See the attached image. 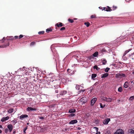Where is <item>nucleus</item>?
<instances>
[{"mask_svg": "<svg viewBox=\"0 0 134 134\" xmlns=\"http://www.w3.org/2000/svg\"><path fill=\"white\" fill-rule=\"evenodd\" d=\"M83 84H81L78 85V84H76V89L79 90H80V91H82L83 92H84L85 91V90L82 89L83 88Z\"/></svg>", "mask_w": 134, "mask_h": 134, "instance_id": "1", "label": "nucleus"}, {"mask_svg": "<svg viewBox=\"0 0 134 134\" xmlns=\"http://www.w3.org/2000/svg\"><path fill=\"white\" fill-rule=\"evenodd\" d=\"M26 75H28L27 80L28 81H34V79L33 76H32L30 72H27Z\"/></svg>", "mask_w": 134, "mask_h": 134, "instance_id": "2", "label": "nucleus"}, {"mask_svg": "<svg viewBox=\"0 0 134 134\" xmlns=\"http://www.w3.org/2000/svg\"><path fill=\"white\" fill-rule=\"evenodd\" d=\"M126 76L123 73H118L115 75V77L118 78H122Z\"/></svg>", "mask_w": 134, "mask_h": 134, "instance_id": "3", "label": "nucleus"}, {"mask_svg": "<svg viewBox=\"0 0 134 134\" xmlns=\"http://www.w3.org/2000/svg\"><path fill=\"white\" fill-rule=\"evenodd\" d=\"M80 102H81V104L83 105L86 103L87 101V98L86 97H83L80 99Z\"/></svg>", "mask_w": 134, "mask_h": 134, "instance_id": "4", "label": "nucleus"}, {"mask_svg": "<svg viewBox=\"0 0 134 134\" xmlns=\"http://www.w3.org/2000/svg\"><path fill=\"white\" fill-rule=\"evenodd\" d=\"M64 24H63V23H62L60 22H59L57 23L55 25V26L56 27L55 28L56 29H57V27H61L62 26H64Z\"/></svg>", "mask_w": 134, "mask_h": 134, "instance_id": "5", "label": "nucleus"}, {"mask_svg": "<svg viewBox=\"0 0 134 134\" xmlns=\"http://www.w3.org/2000/svg\"><path fill=\"white\" fill-rule=\"evenodd\" d=\"M27 79L24 77L21 80L20 82L21 83H26V84H28L27 81Z\"/></svg>", "mask_w": 134, "mask_h": 134, "instance_id": "6", "label": "nucleus"}, {"mask_svg": "<svg viewBox=\"0 0 134 134\" xmlns=\"http://www.w3.org/2000/svg\"><path fill=\"white\" fill-rule=\"evenodd\" d=\"M97 100V98H94L92 99L91 101V106H93Z\"/></svg>", "mask_w": 134, "mask_h": 134, "instance_id": "7", "label": "nucleus"}, {"mask_svg": "<svg viewBox=\"0 0 134 134\" xmlns=\"http://www.w3.org/2000/svg\"><path fill=\"white\" fill-rule=\"evenodd\" d=\"M110 121V119L107 118L104 120L103 121V124L105 125L107 124Z\"/></svg>", "mask_w": 134, "mask_h": 134, "instance_id": "8", "label": "nucleus"}, {"mask_svg": "<svg viewBox=\"0 0 134 134\" xmlns=\"http://www.w3.org/2000/svg\"><path fill=\"white\" fill-rule=\"evenodd\" d=\"M28 117V115L26 114H23L22 115L20 116V120H22L23 119L25 118H27Z\"/></svg>", "mask_w": 134, "mask_h": 134, "instance_id": "9", "label": "nucleus"}, {"mask_svg": "<svg viewBox=\"0 0 134 134\" xmlns=\"http://www.w3.org/2000/svg\"><path fill=\"white\" fill-rule=\"evenodd\" d=\"M37 110L35 108H33L32 107H27L26 109V110L28 111H36Z\"/></svg>", "mask_w": 134, "mask_h": 134, "instance_id": "10", "label": "nucleus"}, {"mask_svg": "<svg viewBox=\"0 0 134 134\" xmlns=\"http://www.w3.org/2000/svg\"><path fill=\"white\" fill-rule=\"evenodd\" d=\"M7 128L9 129L10 132H11L13 129V126L11 124H9L7 126Z\"/></svg>", "mask_w": 134, "mask_h": 134, "instance_id": "11", "label": "nucleus"}, {"mask_svg": "<svg viewBox=\"0 0 134 134\" xmlns=\"http://www.w3.org/2000/svg\"><path fill=\"white\" fill-rule=\"evenodd\" d=\"M9 42H8V41L7 43V44H3V45H0V48H3L6 47L7 46H9Z\"/></svg>", "mask_w": 134, "mask_h": 134, "instance_id": "12", "label": "nucleus"}, {"mask_svg": "<svg viewBox=\"0 0 134 134\" xmlns=\"http://www.w3.org/2000/svg\"><path fill=\"white\" fill-rule=\"evenodd\" d=\"M9 119V117L8 116H7L5 117H3L1 120V121L2 122H3L5 121L8 120Z\"/></svg>", "mask_w": 134, "mask_h": 134, "instance_id": "13", "label": "nucleus"}, {"mask_svg": "<svg viewBox=\"0 0 134 134\" xmlns=\"http://www.w3.org/2000/svg\"><path fill=\"white\" fill-rule=\"evenodd\" d=\"M115 134H124V132L121 130H119L115 132Z\"/></svg>", "mask_w": 134, "mask_h": 134, "instance_id": "14", "label": "nucleus"}, {"mask_svg": "<svg viewBox=\"0 0 134 134\" xmlns=\"http://www.w3.org/2000/svg\"><path fill=\"white\" fill-rule=\"evenodd\" d=\"M67 93V91L65 90H63V91H61L60 93V94L61 95H65Z\"/></svg>", "mask_w": 134, "mask_h": 134, "instance_id": "15", "label": "nucleus"}, {"mask_svg": "<svg viewBox=\"0 0 134 134\" xmlns=\"http://www.w3.org/2000/svg\"><path fill=\"white\" fill-rule=\"evenodd\" d=\"M77 122V121L76 120H73L69 122L70 124H74Z\"/></svg>", "mask_w": 134, "mask_h": 134, "instance_id": "16", "label": "nucleus"}, {"mask_svg": "<svg viewBox=\"0 0 134 134\" xmlns=\"http://www.w3.org/2000/svg\"><path fill=\"white\" fill-rule=\"evenodd\" d=\"M108 75V74L107 73H106L103 74H102L101 76V78H105Z\"/></svg>", "mask_w": 134, "mask_h": 134, "instance_id": "17", "label": "nucleus"}, {"mask_svg": "<svg viewBox=\"0 0 134 134\" xmlns=\"http://www.w3.org/2000/svg\"><path fill=\"white\" fill-rule=\"evenodd\" d=\"M128 133L130 134H134V131L132 129H130L128 130Z\"/></svg>", "mask_w": 134, "mask_h": 134, "instance_id": "18", "label": "nucleus"}, {"mask_svg": "<svg viewBox=\"0 0 134 134\" xmlns=\"http://www.w3.org/2000/svg\"><path fill=\"white\" fill-rule=\"evenodd\" d=\"M102 63L104 65H105L107 62V61L105 59H102Z\"/></svg>", "mask_w": 134, "mask_h": 134, "instance_id": "19", "label": "nucleus"}, {"mask_svg": "<svg viewBox=\"0 0 134 134\" xmlns=\"http://www.w3.org/2000/svg\"><path fill=\"white\" fill-rule=\"evenodd\" d=\"M112 10V9H111L108 6L107 7V9L106 11L107 12H110Z\"/></svg>", "mask_w": 134, "mask_h": 134, "instance_id": "20", "label": "nucleus"}, {"mask_svg": "<svg viewBox=\"0 0 134 134\" xmlns=\"http://www.w3.org/2000/svg\"><path fill=\"white\" fill-rule=\"evenodd\" d=\"M76 110L74 109H72L70 110L69 111V113H74L75 112Z\"/></svg>", "mask_w": 134, "mask_h": 134, "instance_id": "21", "label": "nucleus"}, {"mask_svg": "<svg viewBox=\"0 0 134 134\" xmlns=\"http://www.w3.org/2000/svg\"><path fill=\"white\" fill-rule=\"evenodd\" d=\"M98 54V52H96L93 54V55L94 57H97V55Z\"/></svg>", "mask_w": 134, "mask_h": 134, "instance_id": "22", "label": "nucleus"}, {"mask_svg": "<svg viewBox=\"0 0 134 134\" xmlns=\"http://www.w3.org/2000/svg\"><path fill=\"white\" fill-rule=\"evenodd\" d=\"M112 101V99L111 98H107L106 102H111Z\"/></svg>", "mask_w": 134, "mask_h": 134, "instance_id": "23", "label": "nucleus"}, {"mask_svg": "<svg viewBox=\"0 0 134 134\" xmlns=\"http://www.w3.org/2000/svg\"><path fill=\"white\" fill-rule=\"evenodd\" d=\"M97 74H93L92 75L91 77L92 79L94 80V78L96 76Z\"/></svg>", "mask_w": 134, "mask_h": 134, "instance_id": "24", "label": "nucleus"}, {"mask_svg": "<svg viewBox=\"0 0 134 134\" xmlns=\"http://www.w3.org/2000/svg\"><path fill=\"white\" fill-rule=\"evenodd\" d=\"M106 98H107L104 97L103 96H101V100H102L104 102L106 101Z\"/></svg>", "mask_w": 134, "mask_h": 134, "instance_id": "25", "label": "nucleus"}, {"mask_svg": "<svg viewBox=\"0 0 134 134\" xmlns=\"http://www.w3.org/2000/svg\"><path fill=\"white\" fill-rule=\"evenodd\" d=\"M27 74V72H26L25 73H24L23 74V76L25 78H26L27 79L28 78V75H26V74Z\"/></svg>", "mask_w": 134, "mask_h": 134, "instance_id": "26", "label": "nucleus"}, {"mask_svg": "<svg viewBox=\"0 0 134 134\" xmlns=\"http://www.w3.org/2000/svg\"><path fill=\"white\" fill-rule=\"evenodd\" d=\"M52 29L51 28L47 29L46 30V32L47 33H49V32L52 31Z\"/></svg>", "mask_w": 134, "mask_h": 134, "instance_id": "27", "label": "nucleus"}, {"mask_svg": "<svg viewBox=\"0 0 134 134\" xmlns=\"http://www.w3.org/2000/svg\"><path fill=\"white\" fill-rule=\"evenodd\" d=\"M93 68L94 69H96V70H98L99 69H100V68L98 67L97 65H94L93 67Z\"/></svg>", "mask_w": 134, "mask_h": 134, "instance_id": "28", "label": "nucleus"}, {"mask_svg": "<svg viewBox=\"0 0 134 134\" xmlns=\"http://www.w3.org/2000/svg\"><path fill=\"white\" fill-rule=\"evenodd\" d=\"M14 111V109H11L8 110V112L9 113H11Z\"/></svg>", "mask_w": 134, "mask_h": 134, "instance_id": "29", "label": "nucleus"}, {"mask_svg": "<svg viewBox=\"0 0 134 134\" xmlns=\"http://www.w3.org/2000/svg\"><path fill=\"white\" fill-rule=\"evenodd\" d=\"M130 50V49H129L126 51L124 54L123 56H125L126 54L129 52Z\"/></svg>", "mask_w": 134, "mask_h": 134, "instance_id": "30", "label": "nucleus"}, {"mask_svg": "<svg viewBox=\"0 0 134 134\" xmlns=\"http://www.w3.org/2000/svg\"><path fill=\"white\" fill-rule=\"evenodd\" d=\"M54 88L57 89L60 87V86L58 84H55L54 86Z\"/></svg>", "mask_w": 134, "mask_h": 134, "instance_id": "31", "label": "nucleus"}, {"mask_svg": "<svg viewBox=\"0 0 134 134\" xmlns=\"http://www.w3.org/2000/svg\"><path fill=\"white\" fill-rule=\"evenodd\" d=\"M84 24L87 27H88L89 26L90 24L89 23L87 22L85 23Z\"/></svg>", "mask_w": 134, "mask_h": 134, "instance_id": "32", "label": "nucleus"}, {"mask_svg": "<svg viewBox=\"0 0 134 134\" xmlns=\"http://www.w3.org/2000/svg\"><path fill=\"white\" fill-rule=\"evenodd\" d=\"M118 91L120 92H121L122 91V87H120L118 89Z\"/></svg>", "mask_w": 134, "mask_h": 134, "instance_id": "33", "label": "nucleus"}, {"mask_svg": "<svg viewBox=\"0 0 134 134\" xmlns=\"http://www.w3.org/2000/svg\"><path fill=\"white\" fill-rule=\"evenodd\" d=\"M68 21L71 23H73L74 22V20L73 19H68Z\"/></svg>", "mask_w": 134, "mask_h": 134, "instance_id": "34", "label": "nucleus"}, {"mask_svg": "<svg viewBox=\"0 0 134 134\" xmlns=\"http://www.w3.org/2000/svg\"><path fill=\"white\" fill-rule=\"evenodd\" d=\"M44 32V31H42L39 32L38 33L39 35H41L43 34Z\"/></svg>", "mask_w": 134, "mask_h": 134, "instance_id": "35", "label": "nucleus"}, {"mask_svg": "<svg viewBox=\"0 0 134 134\" xmlns=\"http://www.w3.org/2000/svg\"><path fill=\"white\" fill-rule=\"evenodd\" d=\"M105 134H110V132L109 130H107Z\"/></svg>", "mask_w": 134, "mask_h": 134, "instance_id": "36", "label": "nucleus"}, {"mask_svg": "<svg viewBox=\"0 0 134 134\" xmlns=\"http://www.w3.org/2000/svg\"><path fill=\"white\" fill-rule=\"evenodd\" d=\"M27 82H28V84H30V83H31V84H32L33 83H34V82H33V81H32V80L31 81H28V80H27Z\"/></svg>", "mask_w": 134, "mask_h": 134, "instance_id": "37", "label": "nucleus"}, {"mask_svg": "<svg viewBox=\"0 0 134 134\" xmlns=\"http://www.w3.org/2000/svg\"><path fill=\"white\" fill-rule=\"evenodd\" d=\"M110 68H107L105 70V72H107L109 70H110Z\"/></svg>", "mask_w": 134, "mask_h": 134, "instance_id": "38", "label": "nucleus"}, {"mask_svg": "<svg viewBox=\"0 0 134 134\" xmlns=\"http://www.w3.org/2000/svg\"><path fill=\"white\" fill-rule=\"evenodd\" d=\"M117 8V7L116 6H113V8H112L113 9H112V10H115Z\"/></svg>", "mask_w": 134, "mask_h": 134, "instance_id": "39", "label": "nucleus"}, {"mask_svg": "<svg viewBox=\"0 0 134 134\" xmlns=\"http://www.w3.org/2000/svg\"><path fill=\"white\" fill-rule=\"evenodd\" d=\"M96 17V16L95 15H92L91 16V18L93 19L94 18H95Z\"/></svg>", "mask_w": 134, "mask_h": 134, "instance_id": "40", "label": "nucleus"}, {"mask_svg": "<svg viewBox=\"0 0 134 134\" xmlns=\"http://www.w3.org/2000/svg\"><path fill=\"white\" fill-rule=\"evenodd\" d=\"M50 85L49 87H51V88H54V85L55 84H49Z\"/></svg>", "mask_w": 134, "mask_h": 134, "instance_id": "41", "label": "nucleus"}, {"mask_svg": "<svg viewBox=\"0 0 134 134\" xmlns=\"http://www.w3.org/2000/svg\"><path fill=\"white\" fill-rule=\"evenodd\" d=\"M133 99H134V96H131L130 97V100H132Z\"/></svg>", "mask_w": 134, "mask_h": 134, "instance_id": "42", "label": "nucleus"}, {"mask_svg": "<svg viewBox=\"0 0 134 134\" xmlns=\"http://www.w3.org/2000/svg\"><path fill=\"white\" fill-rule=\"evenodd\" d=\"M100 108H104L105 107V105H104V106H103L102 104L101 103H100Z\"/></svg>", "mask_w": 134, "mask_h": 134, "instance_id": "43", "label": "nucleus"}, {"mask_svg": "<svg viewBox=\"0 0 134 134\" xmlns=\"http://www.w3.org/2000/svg\"><path fill=\"white\" fill-rule=\"evenodd\" d=\"M27 129V127H26L25 128H24L23 130V132L24 133H26V131Z\"/></svg>", "mask_w": 134, "mask_h": 134, "instance_id": "44", "label": "nucleus"}, {"mask_svg": "<svg viewBox=\"0 0 134 134\" xmlns=\"http://www.w3.org/2000/svg\"><path fill=\"white\" fill-rule=\"evenodd\" d=\"M24 36L22 35H20L19 36V39H20V38H22Z\"/></svg>", "mask_w": 134, "mask_h": 134, "instance_id": "45", "label": "nucleus"}, {"mask_svg": "<svg viewBox=\"0 0 134 134\" xmlns=\"http://www.w3.org/2000/svg\"><path fill=\"white\" fill-rule=\"evenodd\" d=\"M12 122H13L14 125H15L17 123V121H15L14 120H13Z\"/></svg>", "mask_w": 134, "mask_h": 134, "instance_id": "46", "label": "nucleus"}, {"mask_svg": "<svg viewBox=\"0 0 134 134\" xmlns=\"http://www.w3.org/2000/svg\"><path fill=\"white\" fill-rule=\"evenodd\" d=\"M65 27H62L60 29V31H62L63 30H65Z\"/></svg>", "mask_w": 134, "mask_h": 134, "instance_id": "47", "label": "nucleus"}, {"mask_svg": "<svg viewBox=\"0 0 134 134\" xmlns=\"http://www.w3.org/2000/svg\"><path fill=\"white\" fill-rule=\"evenodd\" d=\"M35 44V42H32L31 44H30V45H34Z\"/></svg>", "mask_w": 134, "mask_h": 134, "instance_id": "48", "label": "nucleus"}, {"mask_svg": "<svg viewBox=\"0 0 134 134\" xmlns=\"http://www.w3.org/2000/svg\"><path fill=\"white\" fill-rule=\"evenodd\" d=\"M8 131V130L6 128L4 130V132L6 133H7Z\"/></svg>", "mask_w": 134, "mask_h": 134, "instance_id": "49", "label": "nucleus"}, {"mask_svg": "<svg viewBox=\"0 0 134 134\" xmlns=\"http://www.w3.org/2000/svg\"><path fill=\"white\" fill-rule=\"evenodd\" d=\"M10 80H8V81H7V83L6 84H9V83H10V84H12V83H12V81H10Z\"/></svg>", "mask_w": 134, "mask_h": 134, "instance_id": "50", "label": "nucleus"}, {"mask_svg": "<svg viewBox=\"0 0 134 134\" xmlns=\"http://www.w3.org/2000/svg\"><path fill=\"white\" fill-rule=\"evenodd\" d=\"M38 118L40 119H41L42 120H44V118L43 117L38 116Z\"/></svg>", "mask_w": 134, "mask_h": 134, "instance_id": "51", "label": "nucleus"}, {"mask_svg": "<svg viewBox=\"0 0 134 134\" xmlns=\"http://www.w3.org/2000/svg\"><path fill=\"white\" fill-rule=\"evenodd\" d=\"M128 86L127 84H124V87L126 88H127Z\"/></svg>", "mask_w": 134, "mask_h": 134, "instance_id": "52", "label": "nucleus"}, {"mask_svg": "<svg viewBox=\"0 0 134 134\" xmlns=\"http://www.w3.org/2000/svg\"><path fill=\"white\" fill-rule=\"evenodd\" d=\"M75 115V114H70V116H74Z\"/></svg>", "mask_w": 134, "mask_h": 134, "instance_id": "53", "label": "nucleus"}, {"mask_svg": "<svg viewBox=\"0 0 134 134\" xmlns=\"http://www.w3.org/2000/svg\"><path fill=\"white\" fill-rule=\"evenodd\" d=\"M94 128L96 130L97 132L98 130V128L96 127H94Z\"/></svg>", "mask_w": 134, "mask_h": 134, "instance_id": "54", "label": "nucleus"}, {"mask_svg": "<svg viewBox=\"0 0 134 134\" xmlns=\"http://www.w3.org/2000/svg\"><path fill=\"white\" fill-rule=\"evenodd\" d=\"M107 7H103L102 9V10H104L106 11Z\"/></svg>", "mask_w": 134, "mask_h": 134, "instance_id": "55", "label": "nucleus"}, {"mask_svg": "<svg viewBox=\"0 0 134 134\" xmlns=\"http://www.w3.org/2000/svg\"><path fill=\"white\" fill-rule=\"evenodd\" d=\"M70 70H71L70 69H68L67 70V71L68 72L70 73Z\"/></svg>", "mask_w": 134, "mask_h": 134, "instance_id": "56", "label": "nucleus"}, {"mask_svg": "<svg viewBox=\"0 0 134 134\" xmlns=\"http://www.w3.org/2000/svg\"><path fill=\"white\" fill-rule=\"evenodd\" d=\"M1 81V80H0V83H1V84H3V83H4V81Z\"/></svg>", "mask_w": 134, "mask_h": 134, "instance_id": "57", "label": "nucleus"}, {"mask_svg": "<svg viewBox=\"0 0 134 134\" xmlns=\"http://www.w3.org/2000/svg\"><path fill=\"white\" fill-rule=\"evenodd\" d=\"M14 38L15 39H17L18 38V37L17 36H14Z\"/></svg>", "mask_w": 134, "mask_h": 134, "instance_id": "58", "label": "nucleus"}, {"mask_svg": "<svg viewBox=\"0 0 134 134\" xmlns=\"http://www.w3.org/2000/svg\"><path fill=\"white\" fill-rule=\"evenodd\" d=\"M100 132H98L96 134H100Z\"/></svg>", "mask_w": 134, "mask_h": 134, "instance_id": "59", "label": "nucleus"}, {"mask_svg": "<svg viewBox=\"0 0 134 134\" xmlns=\"http://www.w3.org/2000/svg\"><path fill=\"white\" fill-rule=\"evenodd\" d=\"M58 90H55V92L56 93H58Z\"/></svg>", "mask_w": 134, "mask_h": 134, "instance_id": "60", "label": "nucleus"}, {"mask_svg": "<svg viewBox=\"0 0 134 134\" xmlns=\"http://www.w3.org/2000/svg\"><path fill=\"white\" fill-rule=\"evenodd\" d=\"M99 8L100 9H101V10H102V9H103V8H102V7H99Z\"/></svg>", "mask_w": 134, "mask_h": 134, "instance_id": "61", "label": "nucleus"}, {"mask_svg": "<svg viewBox=\"0 0 134 134\" xmlns=\"http://www.w3.org/2000/svg\"><path fill=\"white\" fill-rule=\"evenodd\" d=\"M14 40V38H11V39H9V40Z\"/></svg>", "mask_w": 134, "mask_h": 134, "instance_id": "62", "label": "nucleus"}, {"mask_svg": "<svg viewBox=\"0 0 134 134\" xmlns=\"http://www.w3.org/2000/svg\"><path fill=\"white\" fill-rule=\"evenodd\" d=\"M16 133V132H15V131H13V134H14L15 133Z\"/></svg>", "mask_w": 134, "mask_h": 134, "instance_id": "63", "label": "nucleus"}, {"mask_svg": "<svg viewBox=\"0 0 134 134\" xmlns=\"http://www.w3.org/2000/svg\"><path fill=\"white\" fill-rule=\"evenodd\" d=\"M44 81L43 80H42V81H41V83H43V82L44 81Z\"/></svg>", "mask_w": 134, "mask_h": 134, "instance_id": "64", "label": "nucleus"}]
</instances>
